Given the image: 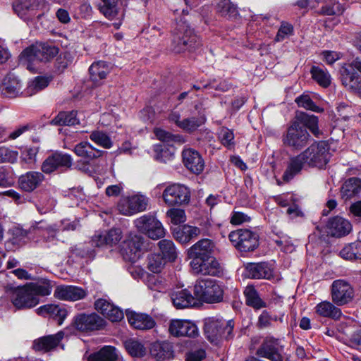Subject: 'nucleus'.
<instances>
[{"label":"nucleus","instance_id":"f257e3e1","mask_svg":"<svg viewBox=\"0 0 361 361\" xmlns=\"http://www.w3.org/2000/svg\"><path fill=\"white\" fill-rule=\"evenodd\" d=\"M329 161L327 144L323 141L314 142L302 152L289 159L282 179L288 183L302 170L314 167L322 169Z\"/></svg>","mask_w":361,"mask_h":361},{"label":"nucleus","instance_id":"f03ea898","mask_svg":"<svg viewBox=\"0 0 361 361\" xmlns=\"http://www.w3.org/2000/svg\"><path fill=\"white\" fill-rule=\"evenodd\" d=\"M200 45V37L185 22L180 20L173 34L172 50L176 53L191 51Z\"/></svg>","mask_w":361,"mask_h":361},{"label":"nucleus","instance_id":"7ed1b4c3","mask_svg":"<svg viewBox=\"0 0 361 361\" xmlns=\"http://www.w3.org/2000/svg\"><path fill=\"white\" fill-rule=\"evenodd\" d=\"M234 324L233 319L209 317L204 319V334L211 343H216L221 339L229 341L234 337Z\"/></svg>","mask_w":361,"mask_h":361},{"label":"nucleus","instance_id":"20e7f679","mask_svg":"<svg viewBox=\"0 0 361 361\" xmlns=\"http://www.w3.org/2000/svg\"><path fill=\"white\" fill-rule=\"evenodd\" d=\"M59 53V48L47 43H36L24 49L19 56L20 63L30 68V63L47 62Z\"/></svg>","mask_w":361,"mask_h":361},{"label":"nucleus","instance_id":"39448f33","mask_svg":"<svg viewBox=\"0 0 361 361\" xmlns=\"http://www.w3.org/2000/svg\"><path fill=\"white\" fill-rule=\"evenodd\" d=\"M5 293L13 305L18 310L30 309L39 302V298L34 296L27 283L19 286L8 285L5 288Z\"/></svg>","mask_w":361,"mask_h":361},{"label":"nucleus","instance_id":"423d86ee","mask_svg":"<svg viewBox=\"0 0 361 361\" xmlns=\"http://www.w3.org/2000/svg\"><path fill=\"white\" fill-rule=\"evenodd\" d=\"M194 294L207 303H218L223 300L224 289L216 280L207 279L197 280L194 286Z\"/></svg>","mask_w":361,"mask_h":361},{"label":"nucleus","instance_id":"0eeeda50","mask_svg":"<svg viewBox=\"0 0 361 361\" xmlns=\"http://www.w3.org/2000/svg\"><path fill=\"white\" fill-rule=\"evenodd\" d=\"M361 60L358 58L351 63H344L340 68V79L342 85L350 92L361 98Z\"/></svg>","mask_w":361,"mask_h":361},{"label":"nucleus","instance_id":"6e6552de","mask_svg":"<svg viewBox=\"0 0 361 361\" xmlns=\"http://www.w3.org/2000/svg\"><path fill=\"white\" fill-rule=\"evenodd\" d=\"M310 140V135L307 130L298 121L293 122L288 128L286 133L282 137L283 144L295 150H300L305 147Z\"/></svg>","mask_w":361,"mask_h":361},{"label":"nucleus","instance_id":"1a4fd4ad","mask_svg":"<svg viewBox=\"0 0 361 361\" xmlns=\"http://www.w3.org/2000/svg\"><path fill=\"white\" fill-rule=\"evenodd\" d=\"M228 238L233 245L240 252H250L259 246V235L250 229L240 228L231 231Z\"/></svg>","mask_w":361,"mask_h":361},{"label":"nucleus","instance_id":"9d476101","mask_svg":"<svg viewBox=\"0 0 361 361\" xmlns=\"http://www.w3.org/2000/svg\"><path fill=\"white\" fill-rule=\"evenodd\" d=\"M137 231L147 235L153 240L159 239L165 235L161 223L152 215L145 214L134 221Z\"/></svg>","mask_w":361,"mask_h":361},{"label":"nucleus","instance_id":"9b49d317","mask_svg":"<svg viewBox=\"0 0 361 361\" xmlns=\"http://www.w3.org/2000/svg\"><path fill=\"white\" fill-rule=\"evenodd\" d=\"M73 165L72 157L62 152H54L49 155L42 162L41 170L46 174L57 171H66Z\"/></svg>","mask_w":361,"mask_h":361},{"label":"nucleus","instance_id":"f8f14e48","mask_svg":"<svg viewBox=\"0 0 361 361\" xmlns=\"http://www.w3.org/2000/svg\"><path fill=\"white\" fill-rule=\"evenodd\" d=\"M73 326L77 330L87 333L103 329L106 321L96 313H81L74 317Z\"/></svg>","mask_w":361,"mask_h":361},{"label":"nucleus","instance_id":"ddd939ff","mask_svg":"<svg viewBox=\"0 0 361 361\" xmlns=\"http://www.w3.org/2000/svg\"><path fill=\"white\" fill-rule=\"evenodd\" d=\"M164 202L169 206L188 204L190 198V190L183 185L172 184L163 192Z\"/></svg>","mask_w":361,"mask_h":361},{"label":"nucleus","instance_id":"4468645a","mask_svg":"<svg viewBox=\"0 0 361 361\" xmlns=\"http://www.w3.org/2000/svg\"><path fill=\"white\" fill-rule=\"evenodd\" d=\"M283 350L278 339L267 337L257 350L256 355L271 361H283Z\"/></svg>","mask_w":361,"mask_h":361},{"label":"nucleus","instance_id":"2eb2a0df","mask_svg":"<svg viewBox=\"0 0 361 361\" xmlns=\"http://www.w3.org/2000/svg\"><path fill=\"white\" fill-rule=\"evenodd\" d=\"M144 238L138 234L130 233L124 241L121 249L123 259L130 262H135L140 257V252L144 246Z\"/></svg>","mask_w":361,"mask_h":361},{"label":"nucleus","instance_id":"dca6fc26","mask_svg":"<svg viewBox=\"0 0 361 361\" xmlns=\"http://www.w3.org/2000/svg\"><path fill=\"white\" fill-rule=\"evenodd\" d=\"M332 301L337 305H343L353 298V289L349 283L344 280H336L331 286Z\"/></svg>","mask_w":361,"mask_h":361},{"label":"nucleus","instance_id":"f3484780","mask_svg":"<svg viewBox=\"0 0 361 361\" xmlns=\"http://www.w3.org/2000/svg\"><path fill=\"white\" fill-rule=\"evenodd\" d=\"M169 331L175 337L195 338L199 335L197 326L189 320L172 319L169 324Z\"/></svg>","mask_w":361,"mask_h":361},{"label":"nucleus","instance_id":"a211bd4d","mask_svg":"<svg viewBox=\"0 0 361 361\" xmlns=\"http://www.w3.org/2000/svg\"><path fill=\"white\" fill-rule=\"evenodd\" d=\"M190 264L196 274L214 276H219L222 274V268L220 264L213 256L202 260L190 261Z\"/></svg>","mask_w":361,"mask_h":361},{"label":"nucleus","instance_id":"6ab92c4d","mask_svg":"<svg viewBox=\"0 0 361 361\" xmlns=\"http://www.w3.org/2000/svg\"><path fill=\"white\" fill-rule=\"evenodd\" d=\"M215 249L214 242L209 239L204 238L199 240L188 250V257L191 261L195 259L202 260L205 258L212 257Z\"/></svg>","mask_w":361,"mask_h":361},{"label":"nucleus","instance_id":"aec40b11","mask_svg":"<svg viewBox=\"0 0 361 361\" xmlns=\"http://www.w3.org/2000/svg\"><path fill=\"white\" fill-rule=\"evenodd\" d=\"M185 166L195 174L201 173L204 168V161L201 154L195 149L189 148L182 152Z\"/></svg>","mask_w":361,"mask_h":361},{"label":"nucleus","instance_id":"412c9836","mask_svg":"<svg viewBox=\"0 0 361 361\" xmlns=\"http://www.w3.org/2000/svg\"><path fill=\"white\" fill-rule=\"evenodd\" d=\"M39 0H26L13 6L15 13L24 21L28 22L39 16Z\"/></svg>","mask_w":361,"mask_h":361},{"label":"nucleus","instance_id":"4be33fe9","mask_svg":"<svg viewBox=\"0 0 361 361\" xmlns=\"http://www.w3.org/2000/svg\"><path fill=\"white\" fill-rule=\"evenodd\" d=\"M20 80L13 73L7 74L0 85L1 94L7 98H16L21 94Z\"/></svg>","mask_w":361,"mask_h":361},{"label":"nucleus","instance_id":"5701e85b","mask_svg":"<svg viewBox=\"0 0 361 361\" xmlns=\"http://www.w3.org/2000/svg\"><path fill=\"white\" fill-rule=\"evenodd\" d=\"M247 277L250 279H270L273 276V269L267 262L248 263L245 267Z\"/></svg>","mask_w":361,"mask_h":361},{"label":"nucleus","instance_id":"b1692460","mask_svg":"<svg viewBox=\"0 0 361 361\" xmlns=\"http://www.w3.org/2000/svg\"><path fill=\"white\" fill-rule=\"evenodd\" d=\"M87 292L82 288L73 286H58L54 292V296L64 300L75 301L84 298Z\"/></svg>","mask_w":361,"mask_h":361},{"label":"nucleus","instance_id":"393cba45","mask_svg":"<svg viewBox=\"0 0 361 361\" xmlns=\"http://www.w3.org/2000/svg\"><path fill=\"white\" fill-rule=\"evenodd\" d=\"M173 306L176 309H185L197 304V299L187 289L173 291L171 294Z\"/></svg>","mask_w":361,"mask_h":361},{"label":"nucleus","instance_id":"a878e982","mask_svg":"<svg viewBox=\"0 0 361 361\" xmlns=\"http://www.w3.org/2000/svg\"><path fill=\"white\" fill-rule=\"evenodd\" d=\"M44 180L43 173L37 171H29L20 176L18 184L20 189L25 192L35 190Z\"/></svg>","mask_w":361,"mask_h":361},{"label":"nucleus","instance_id":"bb28decb","mask_svg":"<svg viewBox=\"0 0 361 361\" xmlns=\"http://www.w3.org/2000/svg\"><path fill=\"white\" fill-rule=\"evenodd\" d=\"M36 311L39 315L44 317L48 315L50 316L57 322L59 325L62 324L68 314V312L64 307L53 304H47L40 306L36 310Z\"/></svg>","mask_w":361,"mask_h":361},{"label":"nucleus","instance_id":"cd10ccee","mask_svg":"<svg viewBox=\"0 0 361 361\" xmlns=\"http://www.w3.org/2000/svg\"><path fill=\"white\" fill-rule=\"evenodd\" d=\"M126 316L129 324L135 329L140 330H147L152 329L155 322L148 314L128 312Z\"/></svg>","mask_w":361,"mask_h":361},{"label":"nucleus","instance_id":"c85d7f7f","mask_svg":"<svg viewBox=\"0 0 361 361\" xmlns=\"http://www.w3.org/2000/svg\"><path fill=\"white\" fill-rule=\"evenodd\" d=\"M201 233V229L197 226L185 224L173 229V235L180 243H187L197 238Z\"/></svg>","mask_w":361,"mask_h":361},{"label":"nucleus","instance_id":"c756f323","mask_svg":"<svg viewBox=\"0 0 361 361\" xmlns=\"http://www.w3.org/2000/svg\"><path fill=\"white\" fill-rule=\"evenodd\" d=\"M328 228L331 235L341 237L350 232L352 226L348 220L341 216H335L329 221Z\"/></svg>","mask_w":361,"mask_h":361},{"label":"nucleus","instance_id":"7c9ffc66","mask_svg":"<svg viewBox=\"0 0 361 361\" xmlns=\"http://www.w3.org/2000/svg\"><path fill=\"white\" fill-rule=\"evenodd\" d=\"M63 334L58 333L36 339L33 343V348L37 351L48 352L54 349L63 338Z\"/></svg>","mask_w":361,"mask_h":361},{"label":"nucleus","instance_id":"2f4dec72","mask_svg":"<svg viewBox=\"0 0 361 361\" xmlns=\"http://www.w3.org/2000/svg\"><path fill=\"white\" fill-rule=\"evenodd\" d=\"M75 154L89 162L103 155L104 151L97 149L88 142L82 141L77 144L73 149Z\"/></svg>","mask_w":361,"mask_h":361},{"label":"nucleus","instance_id":"473e14b6","mask_svg":"<svg viewBox=\"0 0 361 361\" xmlns=\"http://www.w3.org/2000/svg\"><path fill=\"white\" fill-rule=\"evenodd\" d=\"M314 311L319 317L334 320L339 319L342 315L341 309L327 300L318 303L314 307Z\"/></svg>","mask_w":361,"mask_h":361},{"label":"nucleus","instance_id":"72a5a7b5","mask_svg":"<svg viewBox=\"0 0 361 361\" xmlns=\"http://www.w3.org/2000/svg\"><path fill=\"white\" fill-rule=\"evenodd\" d=\"M361 191V180L353 177L345 181L341 188V195L344 200H348Z\"/></svg>","mask_w":361,"mask_h":361},{"label":"nucleus","instance_id":"f704fd0d","mask_svg":"<svg viewBox=\"0 0 361 361\" xmlns=\"http://www.w3.org/2000/svg\"><path fill=\"white\" fill-rule=\"evenodd\" d=\"M150 354L157 359H169L173 355V346L166 341L154 342L151 345Z\"/></svg>","mask_w":361,"mask_h":361},{"label":"nucleus","instance_id":"c9c22d12","mask_svg":"<svg viewBox=\"0 0 361 361\" xmlns=\"http://www.w3.org/2000/svg\"><path fill=\"white\" fill-rule=\"evenodd\" d=\"M245 303L254 309L259 310L267 307V303L259 296L253 286H247L244 290Z\"/></svg>","mask_w":361,"mask_h":361},{"label":"nucleus","instance_id":"e433bc0d","mask_svg":"<svg viewBox=\"0 0 361 361\" xmlns=\"http://www.w3.org/2000/svg\"><path fill=\"white\" fill-rule=\"evenodd\" d=\"M116 349L110 345H105L99 351L89 355L87 361H117Z\"/></svg>","mask_w":361,"mask_h":361},{"label":"nucleus","instance_id":"4c0bfd02","mask_svg":"<svg viewBox=\"0 0 361 361\" xmlns=\"http://www.w3.org/2000/svg\"><path fill=\"white\" fill-rule=\"evenodd\" d=\"M79 123V119L77 118V112L60 111L51 121L50 124L53 126H75Z\"/></svg>","mask_w":361,"mask_h":361},{"label":"nucleus","instance_id":"58836bf2","mask_svg":"<svg viewBox=\"0 0 361 361\" xmlns=\"http://www.w3.org/2000/svg\"><path fill=\"white\" fill-rule=\"evenodd\" d=\"M110 71L109 64L102 61L93 63L89 68L90 78L94 82L106 78Z\"/></svg>","mask_w":361,"mask_h":361},{"label":"nucleus","instance_id":"ea45409f","mask_svg":"<svg viewBox=\"0 0 361 361\" xmlns=\"http://www.w3.org/2000/svg\"><path fill=\"white\" fill-rule=\"evenodd\" d=\"M34 296H47L50 295L52 289L51 281L47 279H40L36 282L27 283Z\"/></svg>","mask_w":361,"mask_h":361},{"label":"nucleus","instance_id":"a19ab883","mask_svg":"<svg viewBox=\"0 0 361 361\" xmlns=\"http://www.w3.org/2000/svg\"><path fill=\"white\" fill-rule=\"evenodd\" d=\"M340 256L347 260L361 259V241L357 240L345 245L340 251Z\"/></svg>","mask_w":361,"mask_h":361},{"label":"nucleus","instance_id":"79ce46f5","mask_svg":"<svg viewBox=\"0 0 361 361\" xmlns=\"http://www.w3.org/2000/svg\"><path fill=\"white\" fill-rule=\"evenodd\" d=\"M161 255L166 262H173L177 258V251L173 242L171 240L163 239L158 243Z\"/></svg>","mask_w":361,"mask_h":361},{"label":"nucleus","instance_id":"37998d69","mask_svg":"<svg viewBox=\"0 0 361 361\" xmlns=\"http://www.w3.org/2000/svg\"><path fill=\"white\" fill-rule=\"evenodd\" d=\"M98 9L106 18L114 19L118 14V0H100Z\"/></svg>","mask_w":361,"mask_h":361},{"label":"nucleus","instance_id":"c03bdc74","mask_svg":"<svg viewBox=\"0 0 361 361\" xmlns=\"http://www.w3.org/2000/svg\"><path fill=\"white\" fill-rule=\"evenodd\" d=\"M8 244H11L13 246H20L25 243V239L27 236V232L23 228L13 226L8 231Z\"/></svg>","mask_w":361,"mask_h":361},{"label":"nucleus","instance_id":"a18cd8bd","mask_svg":"<svg viewBox=\"0 0 361 361\" xmlns=\"http://www.w3.org/2000/svg\"><path fill=\"white\" fill-rule=\"evenodd\" d=\"M154 133L160 141L166 143V145H172L173 143L183 144L185 142V138L181 135H173L169 132L160 128H155Z\"/></svg>","mask_w":361,"mask_h":361},{"label":"nucleus","instance_id":"49530a36","mask_svg":"<svg viewBox=\"0 0 361 361\" xmlns=\"http://www.w3.org/2000/svg\"><path fill=\"white\" fill-rule=\"evenodd\" d=\"M154 152L155 153L154 157L157 161L166 163L173 157L175 148L173 145H166L165 144L155 145L154 146Z\"/></svg>","mask_w":361,"mask_h":361},{"label":"nucleus","instance_id":"de8ad7c7","mask_svg":"<svg viewBox=\"0 0 361 361\" xmlns=\"http://www.w3.org/2000/svg\"><path fill=\"white\" fill-rule=\"evenodd\" d=\"M205 122L206 117L202 114L197 117L193 116L182 120L179 128L190 133L195 131L199 127L204 124Z\"/></svg>","mask_w":361,"mask_h":361},{"label":"nucleus","instance_id":"09e8293b","mask_svg":"<svg viewBox=\"0 0 361 361\" xmlns=\"http://www.w3.org/2000/svg\"><path fill=\"white\" fill-rule=\"evenodd\" d=\"M312 78L322 87H328L331 84V75L318 66H312L310 70Z\"/></svg>","mask_w":361,"mask_h":361},{"label":"nucleus","instance_id":"8fccbe9b","mask_svg":"<svg viewBox=\"0 0 361 361\" xmlns=\"http://www.w3.org/2000/svg\"><path fill=\"white\" fill-rule=\"evenodd\" d=\"M125 347L133 357H142L146 354V348L140 341L129 339L125 342Z\"/></svg>","mask_w":361,"mask_h":361},{"label":"nucleus","instance_id":"3c124183","mask_svg":"<svg viewBox=\"0 0 361 361\" xmlns=\"http://www.w3.org/2000/svg\"><path fill=\"white\" fill-rule=\"evenodd\" d=\"M344 8L338 0H326L325 5L321 8V14L325 16L341 15Z\"/></svg>","mask_w":361,"mask_h":361},{"label":"nucleus","instance_id":"603ef678","mask_svg":"<svg viewBox=\"0 0 361 361\" xmlns=\"http://www.w3.org/2000/svg\"><path fill=\"white\" fill-rule=\"evenodd\" d=\"M217 11L222 16L232 18L238 14L237 7L230 0H220Z\"/></svg>","mask_w":361,"mask_h":361},{"label":"nucleus","instance_id":"864d4df0","mask_svg":"<svg viewBox=\"0 0 361 361\" xmlns=\"http://www.w3.org/2000/svg\"><path fill=\"white\" fill-rule=\"evenodd\" d=\"M166 260L157 253L151 254L148 257L147 267L153 273H159L164 268Z\"/></svg>","mask_w":361,"mask_h":361},{"label":"nucleus","instance_id":"5fc2aeb1","mask_svg":"<svg viewBox=\"0 0 361 361\" xmlns=\"http://www.w3.org/2000/svg\"><path fill=\"white\" fill-rule=\"evenodd\" d=\"M90 138L94 143L105 149H110L113 145L109 136L102 131L94 130L92 132Z\"/></svg>","mask_w":361,"mask_h":361},{"label":"nucleus","instance_id":"6e6d98bb","mask_svg":"<svg viewBox=\"0 0 361 361\" xmlns=\"http://www.w3.org/2000/svg\"><path fill=\"white\" fill-rule=\"evenodd\" d=\"M295 102L298 105V106L303 107L305 109L311 110L314 112L323 111V109L317 106L315 103L312 100L310 97L307 94H302L298 97Z\"/></svg>","mask_w":361,"mask_h":361},{"label":"nucleus","instance_id":"4d7b16f0","mask_svg":"<svg viewBox=\"0 0 361 361\" xmlns=\"http://www.w3.org/2000/svg\"><path fill=\"white\" fill-rule=\"evenodd\" d=\"M219 140L221 143L231 149L234 147V135L233 131L227 128H222L219 133Z\"/></svg>","mask_w":361,"mask_h":361},{"label":"nucleus","instance_id":"13d9d810","mask_svg":"<svg viewBox=\"0 0 361 361\" xmlns=\"http://www.w3.org/2000/svg\"><path fill=\"white\" fill-rule=\"evenodd\" d=\"M49 85V81L47 78L44 77H36L33 80H32L28 87H27V92L30 94H33L47 87Z\"/></svg>","mask_w":361,"mask_h":361},{"label":"nucleus","instance_id":"bf43d9fd","mask_svg":"<svg viewBox=\"0 0 361 361\" xmlns=\"http://www.w3.org/2000/svg\"><path fill=\"white\" fill-rule=\"evenodd\" d=\"M302 126L310 130L314 126L318 124V118L314 115H309L306 113H300L297 116V121Z\"/></svg>","mask_w":361,"mask_h":361},{"label":"nucleus","instance_id":"052dcab7","mask_svg":"<svg viewBox=\"0 0 361 361\" xmlns=\"http://www.w3.org/2000/svg\"><path fill=\"white\" fill-rule=\"evenodd\" d=\"M166 216L171 222L175 225L183 223L186 220L185 211L180 209L173 208L166 212Z\"/></svg>","mask_w":361,"mask_h":361},{"label":"nucleus","instance_id":"680f3d73","mask_svg":"<svg viewBox=\"0 0 361 361\" xmlns=\"http://www.w3.org/2000/svg\"><path fill=\"white\" fill-rule=\"evenodd\" d=\"M129 199L131 202V207L133 209L134 214L146 209L147 202L145 197L141 195H134L129 197Z\"/></svg>","mask_w":361,"mask_h":361},{"label":"nucleus","instance_id":"e2e57ef3","mask_svg":"<svg viewBox=\"0 0 361 361\" xmlns=\"http://www.w3.org/2000/svg\"><path fill=\"white\" fill-rule=\"evenodd\" d=\"M18 152L6 147H0V163H13L16 161Z\"/></svg>","mask_w":361,"mask_h":361},{"label":"nucleus","instance_id":"0e129e2a","mask_svg":"<svg viewBox=\"0 0 361 361\" xmlns=\"http://www.w3.org/2000/svg\"><path fill=\"white\" fill-rule=\"evenodd\" d=\"M108 245H117L122 239V231L120 228H114L105 233Z\"/></svg>","mask_w":361,"mask_h":361},{"label":"nucleus","instance_id":"69168bd1","mask_svg":"<svg viewBox=\"0 0 361 361\" xmlns=\"http://www.w3.org/2000/svg\"><path fill=\"white\" fill-rule=\"evenodd\" d=\"M293 32V27L291 24L283 22L278 30L275 40L277 42L283 41L285 38L291 35Z\"/></svg>","mask_w":361,"mask_h":361},{"label":"nucleus","instance_id":"338daca9","mask_svg":"<svg viewBox=\"0 0 361 361\" xmlns=\"http://www.w3.org/2000/svg\"><path fill=\"white\" fill-rule=\"evenodd\" d=\"M117 208L119 212L123 215L130 216L134 214L129 197L121 199L118 203Z\"/></svg>","mask_w":361,"mask_h":361},{"label":"nucleus","instance_id":"774afa93","mask_svg":"<svg viewBox=\"0 0 361 361\" xmlns=\"http://www.w3.org/2000/svg\"><path fill=\"white\" fill-rule=\"evenodd\" d=\"M111 305L112 303L102 298L97 300L94 302L95 309L104 317L108 314L109 310L111 308Z\"/></svg>","mask_w":361,"mask_h":361}]
</instances>
